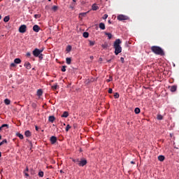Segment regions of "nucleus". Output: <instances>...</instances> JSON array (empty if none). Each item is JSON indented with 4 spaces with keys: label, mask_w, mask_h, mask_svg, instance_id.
Returning a JSON list of instances; mask_svg holds the SVG:
<instances>
[{
    "label": "nucleus",
    "mask_w": 179,
    "mask_h": 179,
    "mask_svg": "<svg viewBox=\"0 0 179 179\" xmlns=\"http://www.w3.org/2000/svg\"><path fill=\"white\" fill-rule=\"evenodd\" d=\"M15 2H20V0H15Z\"/></svg>",
    "instance_id": "52"
},
{
    "label": "nucleus",
    "mask_w": 179,
    "mask_h": 179,
    "mask_svg": "<svg viewBox=\"0 0 179 179\" xmlns=\"http://www.w3.org/2000/svg\"><path fill=\"white\" fill-rule=\"evenodd\" d=\"M131 164H135V162L131 161Z\"/></svg>",
    "instance_id": "50"
},
{
    "label": "nucleus",
    "mask_w": 179,
    "mask_h": 179,
    "mask_svg": "<svg viewBox=\"0 0 179 179\" xmlns=\"http://www.w3.org/2000/svg\"><path fill=\"white\" fill-rule=\"evenodd\" d=\"M120 61H121V62H122V64H124V57H121V58H120Z\"/></svg>",
    "instance_id": "47"
},
{
    "label": "nucleus",
    "mask_w": 179,
    "mask_h": 179,
    "mask_svg": "<svg viewBox=\"0 0 179 179\" xmlns=\"http://www.w3.org/2000/svg\"><path fill=\"white\" fill-rule=\"evenodd\" d=\"M87 13H80L79 17H85V16H86Z\"/></svg>",
    "instance_id": "30"
},
{
    "label": "nucleus",
    "mask_w": 179,
    "mask_h": 179,
    "mask_svg": "<svg viewBox=\"0 0 179 179\" xmlns=\"http://www.w3.org/2000/svg\"><path fill=\"white\" fill-rule=\"evenodd\" d=\"M41 52H43V50L36 48L35 50H33L32 54L34 57H38L40 54H41Z\"/></svg>",
    "instance_id": "4"
},
{
    "label": "nucleus",
    "mask_w": 179,
    "mask_h": 179,
    "mask_svg": "<svg viewBox=\"0 0 179 179\" xmlns=\"http://www.w3.org/2000/svg\"><path fill=\"white\" fill-rule=\"evenodd\" d=\"M31 53H30V52H27V57H31Z\"/></svg>",
    "instance_id": "46"
},
{
    "label": "nucleus",
    "mask_w": 179,
    "mask_h": 179,
    "mask_svg": "<svg viewBox=\"0 0 179 179\" xmlns=\"http://www.w3.org/2000/svg\"><path fill=\"white\" fill-rule=\"evenodd\" d=\"M164 159H165V157H164V156H163V155H159V156L158 157V160H159V162H164Z\"/></svg>",
    "instance_id": "16"
},
{
    "label": "nucleus",
    "mask_w": 179,
    "mask_h": 179,
    "mask_svg": "<svg viewBox=\"0 0 179 179\" xmlns=\"http://www.w3.org/2000/svg\"><path fill=\"white\" fill-rule=\"evenodd\" d=\"M4 143H8V141L6 139H4L0 142V146H2V145H4Z\"/></svg>",
    "instance_id": "27"
},
{
    "label": "nucleus",
    "mask_w": 179,
    "mask_h": 179,
    "mask_svg": "<svg viewBox=\"0 0 179 179\" xmlns=\"http://www.w3.org/2000/svg\"><path fill=\"white\" fill-rule=\"evenodd\" d=\"M89 43H90V45L91 47H93V45H94V44H96V41H89Z\"/></svg>",
    "instance_id": "28"
},
{
    "label": "nucleus",
    "mask_w": 179,
    "mask_h": 179,
    "mask_svg": "<svg viewBox=\"0 0 179 179\" xmlns=\"http://www.w3.org/2000/svg\"><path fill=\"white\" fill-rule=\"evenodd\" d=\"M48 1H49V2L51 1V0H48Z\"/></svg>",
    "instance_id": "62"
},
{
    "label": "nucleus",
    "mask_w": 179,
    "mask_h": 179,
    "mask_svg": "<svg viewBox=\"0 0 179 179\" xmlns=\"http://www.w3.org/2000/svg\"><path fill=\"white\" fill-rule=\"evenodd\" d=\"M17 136H18V138H20V139H23L24 136H22V134L20 133H17Z\"/></svg>",
    "instance_id": "32"
},
{
    "label": "nucleus",
    "mask_w": 179,
    "mask_h": 179,
    "mask_svg": "<svg viewBox=\"0 0 179 179\" xmlns=\"http://www.w3.org/2000/svg\"><path fill=\"white\" fill-rule=\"evenodd\" d=\"M63 125L66 126V124L65 123H64Z\"/></svg>",
    "instance_id": "59"
},
{
    "label": "nucleus",
    "mask_w": 179,
    "mask_h": 179,
    "mask_svg": "<svg viewBox=\"0 0 179 179\" xmlns=\"http://www.w3.org/2000/svg\"><path fill=\"white\" fill-rule=\"evenodd\" d=\"M2 19V16H1V15H0V20Z\"/></svg>",
    "instance_id": "56"
},
{
    "label": "nucleus",
    "mask_w": 179,
    "mask_h": 179,
    "mask_svg": "<svg viewBox=\"0 0 179 179\" xmlns=\"http://www.w3.org/2000/svg\"><path fill=\"white\" fill-rule=\"evenodd\" d=\"M117 20L122 22V20H129V17L124 15H119L117 16Z\"/></svg>",
    "instance_id": "3"
},
{
    "label": "nucleus",
    "mask_w": 179,
    "mask_h": 179,
    "mask_svg": "<svg viewBox=\"0 0 179 179\" xmlns=\"http://www.w3.org/2000/svg\"><path fill=\"white\" fill-rule=\"evenodd\" d=\"M10 17H9V15H7V16H6V17L3 18V22H5L6 23H7V22H8V20H10Z\"/></svg>",
    "instance_id": "20"
},
{
    "label": "nucleus",
    "mask_w": 179,
    "mask_h": 179,
    "mask_svg": "<svg viewBox=\"0 0 179 179\" xmlns=\"http://www.w3.org/2000/svg\"><path fill=\"white\" fill-rule=\"evenodd\" d=\"M38 57L39 59H43V54L40 53V55Z\"/></svg>",
    "instance_id": "43"
},
{
    "label": "nucleus",
    "mask_w": 179,
    "mask_h": 179,
    "mask_svg": "<svg viewBox=\"0 0 179 179\" xmlns=\"http://www.w3.org/2000/svg\"><path fill=\"white\" fill-rule=\"evenodd\" d=\"M72 50V46L71 45H68L66 47V51H67V52H71V50Z\"/></svg>",
    "instance_id": "23"
},
{
    "label": "nucleus",
    "mask_w": 179,
    "mask_h": 179,
    "mask_svg": "<svg viewBox=\"0 0 179 179\" xmlns=\"http://www.w3.org/2000/svg\"><path fill=\"white\" fill-rule=\"evenodd\" d=\"M25 173H26V171H29V168L28 167H27V169H25Z\"/></svg>",
    "instance_id": "51"
},
{
    "label": "nucleus",
    "mask_w": 179,
    "mask_h": 179,
    "mask_svg": "<svg viewBox=\"0 0 179 179\" xmlns=\"http://www.w3.org/2000/svg\"><path fill=\"white\" fill-rule=\"evenodd\" d=\"M52 9L53 10V12H57L58 10V6H54Z\"/></svg>",
    "instance_id": "33"
},
{
    "label": "nucleus",
    "mask_w": 179,
    "mask_h": 179,
    "mask_svg": "<svg viewBox=\"0 0 179 179\" xmlns=\"http://www.w3.org/2000/svg\"><path fill=\"white\" fill-rule=\"evenodd\" d=\"M46 179H48V178H46Z\"/></svg>",
    "instance_id": "63"
},
{
    "label": "nucleus",
    "mask_w": 179,
    "mask_h": 179,
    "mask_svg": "<svg viewBox=\"0 0 179 179\" xmlns=\"http://www.w3.org/2000/svg\"><path fill=\"white\" fill-rule=\"evenodd\" d=\"M38 176H39V177H44V172L39 171L38 172Z\"/></svg>",
    "instance_id": "38"
},
{
    "label": "nucleus",
    "mask_w": 179,
    "mask_h": 179,
    "mask_svg": "<svg viewBox=\"0 0 179 179\" xmlns=\"http://www.w3.org/2000/svg\"><path fill=\"white\" fill-rule=\"evenodd\" d=\"M151 51L152 52H154V54H155L156 55H161L162 57L164 55V50H163V49L160 48V46H152Z\"/></svg>",
    "instance_id": "2"
},
{
    "label": "nucleus",
    "mask_w": 179,
    "mask_h": 179,
    "mask_svg": "<svg viewBox=\"0 0 179 179\" xmlns=\"http://www.w3.org/2000/svg\"><path fill=\"white\" fill-rule=\"evenodd\" d=\"M169 89H170L171 92H176V90H177V85H172V86L169 87Z\"/></svg>",
    "instance_id": "10"
},
{
    "label": "nucleus",
    "mask_w": 179,
    "mask_h": 179,
    "mask_svg": "<svg viewBox=\"0 0 179 179\" xmlns=\"http://www.w3.org/2000/svg\"><path fill=\"white\" fill-rule=\"evenodd\" d=\"M1 139H2V136H1V134H0V141H1Z\"/></svg>",
    "instance_id": "55"
},
{
    "label": "nucleus",
    "mask_w": 179,
    "mask_h": 179,
    "mask_svg": "<svg viewBox=\"0 0 179 179\" xmlns=\"http://www.w3.org/2000/svg\"><path fill=\"white\" fill-rule=\"evenodd\" d=\"M24 135H25V136H27V138H30V136H31V132H30V131L27 130L25 131Z\"/></svg>",
    "instance_id": "14"
},
{
    "label": "nucleus",
    "mask_w": 179,
    "mask_h": 179,
    "mask_svg": "<svg viewBox=\"0 0 179 179\" xmlns=\"http://www.w3.org/2000/svg\"><path fill=\"white\" fill-rule=\"evenodd\" d=\"M107 17H108V15L105 14V15H103V16L102 17V19H103V20H106V19H107Z\"/></svg>",
    "instance_id": "42"
},
{
    "label": "nucleus",
    "mask_w": 179,
    "mask_h": 179,
    "mask_svg": "<svg viewBox=\"0 0 179 179\" xmlns=\"http://www.w3.org/2000/svg\"><path fill=\"white\" fill-rule=\"evenodd\" d=\"M122 42L120 38L116 39L113 44V48H115V55H118L120 52H122V48L121 47L120 44Z\"/></svg>",
    "instance_id": "1"
},
{
    "label": "nucleus",
    "mask_w": 179,
    "mask_h": 179,
    "mask_svg": "<svg viewBox=\"0 0 179 179\" xmlns=\"http://www.w3.org/2000/svg\"><path fill=\"white\" fill-rule=\"evenodd\" d=\"M60 173H62V170L60 171Z\"/></svg>",
    "instance_id": "60"
},
{
    "label": "nucleus",
    "mask_w": 179,
    "mask_h": 179,
    "mask_svg": "<svg viewBox=\"0 0 179 179\" xmlns=\"http://www.w3.org/2000/svg\"><path fill=\"white\" fill-rule=\"evenodd\" d=\"M66 66H63L62 68V72H66Z\"/></svg>",
    "instance_id": "39"
},
{
    "label": "nucleus",
    "mask_w": 179,
    "mask_h": 179,
    "mask_svg": "<svg viewBox=\"0 0 179 179\" xmlns=\"http://www.w3.org/2000/svg\"><path fill=\"white\" fill-rule=\"evenodd\" d=\"M16 64V63H11V64H10V66L13 67V68L15 67V66H16V64Z\"/></svg>",
    "instance_id": "44"
},
{
    "label": "nucleus",
    "mask_w": 179,
    "mask_h": 179,
    "mask_svg": "<svg viewBox=\"0 0 179 179\" xmlns=\"http://www.w3.org/2000/svg\"><path fill=\"white\" fill-rule=\"evenodd\" d=\"M24 66H25L27 69H31V64L29 62H26L24 64Z\"/></svg>",
    "instance_id": "9"
},
{
    "label": "nucleus",
    "mask_w": 179,
    "mask_h": 179,
    "mask_svg": "<svg viewBox=\"0 0 179 179\" xmlns=\"http://www.w3.org/2000/svg\"><path fill=\"white\" fill-rule=\"evenodd\" d=\"M35 19H40L41 17V15L40 14H35L34 15Z\"/></svg>",
    "instance_id": "34"
},
{
    "label": "nucleus",
    "mask_w": 179,
    "mask_h": 179,
    "mask_svg": "<svg viewBox=\"0 0 179 179\" xmlns=\"http://www.w3.org/2000/svg\"><path fill=\"white\" fill-rule=\"evenodd\" d=\"M108 23L111 24V20H108Z\"/></svg>",
    "instance_id": "54"
},
{
    "label": "nucleus",
    "mask_w": 179,
    "mask_h": 179,
    "mask_svg": "<svg viewBox=\"0 0 179 179\" xmlns=\"http://www.w3.org/2000/svg\"><path fill=\"white\" fill-rule=\"evenodd\" d=\"M68 117H69V113H68L66 111H64L62 115V117L63 118H68Z\"/></svg>",
    "instance_id": "12"
},
{
    "label": "nucleus",
    "mask_w": 179,
    "mask_h": 179,
    "mask_svg": "<svg viewBox=\"0 0 179 179\" xmlns=\"http://www.w3.org/2000/svg\"><path fill=\"white\" fill-rule=\"evenodd\" d=\"M114 97L115 99H119L120 98V94H118V92L115 93Z\"/></svg>",
    "instance_id": "37"
},
{
    "label": "nucleus",
    "mask_w": 179,
    "mask_h": 179,
    "mask_svg": "<svg viewBox=\"0 0 179 179\" xmlns=\"http://www.w3.org/2000/svg\"><path fill=\"white\" fill-rule=\"evenodd\" d=\"M71 125L67 124L66 127V132H68V131H69V129H71Z\"/></svg>",
    "instance_id": "41"
},
{
    "label": "nucleus",
    "mask_w": 179,
    "mask_h": 179,
    "mask_svg": "<svg viewBox=\"0 0 179 179\" xmlns=\"http://www.w3.org/2000/svg\"><path fill=\"white\" fill-rule=\"evenodd\" d=\"M9 128V124H3L0 127V130L2 129V128Z\"/></svg>",
    "instance_id": "25"
},
{
    "label": "nucleus",
    "mask_w": 179,
    "mask_h": 179,
    "mask_svg": "<svg viewBox=\"0 0 179 179\" xmlns=\"http://www.w3.org/2000/svg\"><path fill=\"white\" fill-rule=\"evenodd\" d=\"M108 93H109L110 94H111V93H113V89H112V88H109V90H108Z\"/></svg>",
    "instance_id": "45"
},
{
    "label": "nucleus",
    "mask_w": 179,
    "mask_h": 179,
    "mask_svg": "<svg viewBox=\"0 0 179 179\" xmlns=\"http://www.w3.org/2000/svg\"><path fill=\"white\" fill-rule=\"evenodd\" d=\"M48 121L49 122H54V121H55V117L49 116Z\"/></svg>",
    "instance_id": "15"
},
{
    "label": "nucleus",
    "mask_w": 179,
    "mask_h": 179,
    "mask_svg": "<svg viewBox=\"0 0 179 179\" xmlns=\"http://www.w3.org/2000/svg\"><path fill=\"white\" fill-rule=\"evenodd\" d=\"M99 29H101V30H106V24L103 22L99 23Z\"/></svg>",
    "instance_id": "11"
},
{
    "label": "nucleus",
    "mask_w": 179,
    "mask_h": 179,
    "mask_svg": "<svg viewBox=\"0 0 179 179\" xmlns=\"http://www.w3.org/2000/svg\"><path fill=\"white\" fill-rule=\"evenodd\" d=\"M157 120H163V115H157Z\"/></svg>",
    "instance_id": "40"
},
{
    "label": "nucleus",
    "mask_w": 179,
    "mask_h": 179,
    "mask_svg": "<svg viewBox=\"0 0 179 179\" xmlns=\"http://www.w3.org/2000/svg\"><path fill=\"white\" fill-rule=\"evenodd\" d=\"M86 164H87V161L86 159H83L78 163L80 167H83V166H86Z\"/></svg>",
    "instance_id": "6"
},
{
    "label": "nucleus",
    "mask_w": 179,
    "mask_h": 179,
    "mask_svg": "<svg viewBox=\"0 0 179 179\" xmlns=\"http://www.w3.org/2000/svg\"><path fill=\"white\" fill-rule=\"evenodd\" d=\"M4 103L5 104H6V106H9V104H10V100H9L8 99H6L4 100Z\"/></svg>",
    "instance_id": "22"
},
{
    "label": "nucleus",
    "mask_w": 179,
    "mask_h": 179,
    "mask_svg": "<svg viewBox=\"0 0 179 179\" xmlns=\"http://www.w3.org/2000/svg\"><path fill=\"white\" fill-rule=\"evenodd\" d=\"M108 62H111V59H110V60H108Z\"/></svg>",
    "instance_id": "57"
},
{
    "label": "nucleus",
    "mask_w": 179,
    "mask_h": 179,
    "mask_svg": "<svg viewBox=\"0 0 179 179\" xmlns=\"http://www.w3.org/2000/svg\"><path fill=\"white\" fill-rule=\"evenodd\" d=\"M2 156V152H0V157Z\"/></svg>",
    "instance_id": "53"
},
{
    "label": "nucleus",
    "mask_w": 179,
    "mask_h": 179,
    "mask_svg": "<svg viewBox=\"0 0 179 179\" xmlns=\"http://www.w3.org/2000/svg\"><path fill=\"white\" fill-rule=\"evenodd\" d=\"M73 2H76V0H73Z\"/></svg>",
    "instance_id": "58"
},
{
    "label": "nucleus",
    "mask_w": 179,
    "mask_h": 179,
    "mask_svg": "<svg viewBox=\"0 0 179 179\" xmlns=\"http://www.w3.org/2000/svg\"><path fill=\"white\" fill-rule=\"evenodd\" d=\"M52 90H57V89H58V85L55 84V85H52Z\"/></svg>",
    "instance_id": "31"
},
{
    "label": "nucleus",
    "mask_w": 179,
    "mask_h": 179,
    "mask_svg": "<svg viewBox=\"0 0 179 179\" xmlns=\"http://www.w3.org/2000/svg\"><path fill=\"white\" fill-rule=\"evenodd\" d=\"M35 129H36V131H38V127L36 126Z\"/></svg>",
    "instance_id": "49"
},
{
    "label": "nucleus",
    "mask_w": 179,
    "mask_h": 179,
    "mask_svg": "<svg viewBox=\"0 0 179 179\" xmlns=\"http://www.w3.org/2000/svg\"><path fill=\"white\" fill-rule=\"evenodd\" d=\"M14 62L15 64H20V62H22V60H20V58H16V59H14Z\"/></svg>",
    "instance_id": "21"
},
{
    "label": "nucleus",
    "mask_w": 179,
    "mask_h": 179,
    "mask_svg": "<svg viewBox=\"0 0 179 179\" xmlns=\"http://www.w3.org/2000/svg\"><path fill=\"white\" fill-rule=\"evenodd\" d=\"M92 8V10H97L99 9V6H96V4H93Z\"/></svg>",
    "instance_id": "19"
},
{
    "label": "nucleus",
    "mask_w": 179,
    "mask_h": 179,
    "mask_svg": "<svg viewBox=\"0 0 179 179\" xmlns=\"http://www.w3.org/2000/svg\"><path fill=\"white\" fill-rule=\"evenodd\" d=\"M102 48L106 49L108 47V43H105L104 44L101 45Z\"/></svg>",
    "instance_id": "29"
},
{
    "label": "nucleus",
    "mask_w": 179,
    "mask_h": 179,
    "mask_svg": "<svg viewBox=\"0 0 179 179\" xmlns=\"http://www.w3.org/2000/svg\"><path fill=\"white\" fill-rule=\"evenodd\" d=\"M33 30H34V31H35L36 33H38V31H40V27H39V26L37 25V24L34 25V27H33Z\"/></svg>",
    "instance_id": "8"
},
{
    "label": "nucleus",
    "mask_w": 179,
    "mask_h": 179,
    "mask_svg": "<svg viewBox=\"0 0 179 179\" xmlns=\"http://www.w3.org/2000/svg\"><path fill=\"white\" fill-rule=\"evenodd\" d=\"M24 173L26 177H29V173H27L26 172V171H24Z\"/></svg>",
    "instance_id": "48"
},
{
    "label": "nucleus",
    "mask_w": 179,
    "mask_h": 179,
    "mask_svg": "<svg viewBox=\"0 0 179 179\" xmlns=\"http://www.w3.org/2000/svg\"><path fill=\"white\" fill-rule=\"evenodd\" d=\"M72 161L74 163H76V164H78V165H79V163L80 162V161H79V159H72Z\"/></svg>",
    "instance_id": "26"
},
{
    "label": "nucleus",
    "mask_w": 179,
    "mask_h": 179,
    "mask_svg": "<svg viewBox=\"0 0 179 179\" xmlns=\"http://www.w3.org/2000/svg\"><path fill=\"white\" fill-rule=\"evenodd\" d=\"M66 62L67 65H71V62H72V59L71 57H66Z\"/></svg>",
    "instance_id": "13"
},
{
    "label": "nucleus",
    "mask_w": 179,
    "mask_h": 179,
    "mask_svg": "<svg viewBox=\"0 0 179 179\" xmlns=\"http://www.w3.org/2000/svg\"><path fill=\"white\" fill-rule=\"evenodd\" d=\"M50 141L52 145H55L57 143V138L52 136V137H50Z\"/></svg>",
    "instance_id": "7"
},
{
    "label": "nucleus",
    "mask_w": 179,
    "mask_h": 179,
    "mask_svg": "<svg viewBox=\"0 0 179 179\" xmlns=\"http://www.w3.org/2000/svg\"><path fill=\"white\" fill-rule=\"evenodd\" d=\"M83 37H85V38H87V37H89V33L88 32H84L83 33Z\"/></svg>",
    "instance_id": "35"
},
{
    "label": "nucleus",
    "mask_w": 179,
    "mask_h": 179,
    "mask_svg": "<svg viewBox=\"0 0 179 179\" xmlns=\"http://www.w3.org/2000/svg\"><path fill=\"white\" fill-rule=\"evenodd\" d=\"M90 58H91V59H92V58H93V57H90Z\"/></svg>",
    "instance_id": "61"
},
{
    "label": "nucleus",
    "mask_w": 179,
    "mask_h": 179,
    "mask_svg": "<svg viewBox=\"0 0 179 179\" xmlns=\"http://www.w3.org/2000/svg\"><path fill=\"white\" fill-rule=\"evenodd\" d=\"M26 30H27V27L25 24H22L19 28L20 33H26Z\"/></svg>",
    "instance_id": "5"
},
{
    "label": "nucleus",
    "mask_w": 179,
    "mask_h": 179,
    "mask_svg": "<svg viewBox=\"0 0 179 179\" xmlns=\"http://www.w3.org/2000/svg\"><path fill=\"white\" fill-rule=\"evenodd\" d=\"M106 82L109 83V82H113V76H110L109 79L106 80Z\"/></svg>",
    "instance_id": "36"
},
{
    "label": "nucleus",
    "mask_w": 179,
    "mask_h": 179,
    "mask_svg": "<svg viewBox=\"0 0 179 179\" xmlns=\"http://www.w3.org/2000/svg\"><path fill=\"white\" fill-rule=\"evenodd\" d=\"M135 114H139L141 113V109L139 108H136L134 110Z\"/></svg>",
    "instance_id": "24"
},
{
    "label": "nucleus",
    "mask_w": 179,
    "mask_h": 179,
    "mask_svg": "<svg viewBox=\"0 0 179 179\" xmlns=\"http://www.w3.org/2000/svg\"><path fill=\"white\" fill-rule=\"evenodd\" d=\"M37 96H38L39 97L41 96H43V90H38V91H37Z\"/></svg>",
    "instance_id": "17"
},
{
    "label": "nucleus",
    "mask_w": 179,
    "mask_h": 179,
    "mask_svg": "<svg viewBox=\"0 0 179 179\" xmlns=\"http://www.w3.org/2000/svg\"><path fill=\"white\" fill-rule=\"evenodd\" d=\"M105 35L108 36L109 40H111V38H113V35L110 33L105 32Z\"/></svg>",
    "instance_id": "18"
}]
</instances>
